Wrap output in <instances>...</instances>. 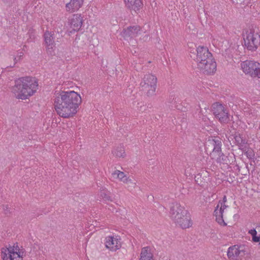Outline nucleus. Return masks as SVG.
<instances>
[{
    "label": "nucleus",
    "mask_w": 260,
    "mask_h": 260,
    "mask_svg": "<svg viewBox=\"0 0 260 260\" xmlns=\"http://www.w3.org/2000/svg\"><path fill=\"white\" fill-rule=\"evenodd\" d=\"M226 201H227L226 197L225 196H224V197H223V199L221 201V202H222L223 204H225V203L226 202Z\"/></svg>",
    "instance_id": "34"
},
{
    "label": "nucleus",
    "mask_w": 260,
    "mask_h": 260,
    "mask_svg": "<svg viewBox=\"0 0 260 260\" xmlns=\"http://www.w3.org/2000/svg\"><path fill=\"white\" fill-rule=\"evenodd\" d=\"M16 57H14V60H16Z\"/></svg>",
    "instance_id": "36"
},
{
    "label": "nucleus",
    "mask_w": 260,
    "mask_h": 260,
    "mask_svg": "<svg viewBox=\"0 0 260 260\" xmlns=\"http://www.w3.org/2000/svg\"><path fill=\"white\" fill-rule=\"evenodd\" d=\"M216 63L212 57L198 64L197 68L205 74L210 75L216 71Z\"/></svg>",
    "instance_id": "8"
},
{
    "label": "nucleus",
    "mask_w": 260,
    "mask_h": 260,
    "mask_svg": "<svg viewBox=\"0 0 260 260\" xmlns=\"http://www.w3.org/2000/svg\"><path fill=\"white\" fill-rule=\"evenodd\" d=\"M83 24V18L81 14H74L70 20L71 27L75 31L80 29Z\"/></svg>",
    "instance_id": "16"
},
{
    "label": "nucleus",
    "mask_w": 260,
    "mask_h": 260,
    "mask_svg": "<svg viewBox=\"0 0 260 260\" xmlns=\"http://www.w3.org/2000/svg\"><path fill=\"white\" fill-rule=\"evenodd\" d=\"M249 233L253 237L256 235L257 232L255 229H252L249 231Z\"/></svg>",
    "instance_id": "32"
},
{
    "label": "nucleus",
    "mask_w": 260,
    "mask_h": 260,
    "mask_svg": "<svg viewBox=\"0 0 260 260\" xmlns=\"http://www.w3.org/2000/svg\"><path fill=\"white\" fill-rule=\"evenodd\" d=\"M100 196L105 201H112V197L110 196V192L108 190L101 191Z\"/></svg>",
    "instance_id": "27"
},
{
    "label": "nucleus",
    "mask_w": 260,
    "mask_h": 260,
    "mask_svg": "<svg viewBox=\"0 0 260 260\" xmlns=\"http://www.w3.org/2000/svg\"><path fill=\"white\" fill-rule=\"evenodd\" d=\"M84 0H71L66 5V10L70 13L78 10L83 5Z\"/></svg>",
    "instance_id": "17"
},
{
    "label": "nucleus",
    "mask_w": 260,
    "mask_h": 260,
    "mask_svg": "<svg viewBox=\"0 0 260 260\" xmlns=\"http://www.w3.org/2000/svg\"><path fill=\"white\" fill-rule=\"evenodd\" d=\"M140 31L141 28L138 25L129 26L124 30L123 35L125 38H134L140 33Z\"/></svg>",
    "instance_id": "18"
},
{
    "label": "nucleus",
    "mask_w": 260,
    "mask_h": 260,
    "mask_svg": "<svg viewBox=\"0 0 260 260\" xmlns=\"http://www.w3.org/2000/svg\"><path fill=\"white\" fill-rule=\"evenodd\" d=\"M197 54L194 60L197 62V66L201 63H204L206 60L213 57L212 54L209 52L208 48L204 46H199L197 49Z\"/></svg>",
    "instance_id": "7"
},
{
    "label": "nucleus",
    "mask_w": 260,
    "mask_h": 260,
    "mask_svg": "<svg viewBox=\"0 0 260 260\" xmlns=\"http://www.w3.org/2000/svg\"><path fill=\"white\" fill-rule=\"evenodd\" d=\"M44 37L47 53L52 55L53 53V48L55 47L54 33L46 31L44 33Z\"/></svg>",
    "instance_id": "11"
},
{
    "label": "nucleus",
    "mask_w": 260,
    "mask_h": 260,
    "mask_svg": "<svg viewBox=\"0 0 260 260\" xmlns=\"http://www.w3.org/2000/svg\"><path fill=\"white\" fill-rule=\"evenodd\" d=\"M257 228V229H258L260 228V226H258V228Z\"/></svg>",
    "instance_id": "37"
},
{
    "label": "nucleus",
    "mask_w": 260,
    "mask_h": 260,
    "mask_svg": "<svg viewBox=\"0 0 260 260\" xmlns=\"http://www.w3.org/2000/svg\"><path fill=\"white\" fill-rule=\"evenodd\" d=\"M234 139L235 143L239 146V149L243 151H246L247 149V142L244 137L242 135L237 134L234 136Z\"/></svg>",
    "instance_id": "21"
},
{
    "label": "nucleus",
    "mask_w": 260,
    "mask_h": 260,
    "mask_svg": "<svg viewBox=\"0 0 260 260\" xmlns=\"http://www.w3.org/2000/svg\"><path fill=\"white\" fill-rule=\"evenodd\" d=\"M228 206L221 202V201H219L214 210V214L216 216V220L220 224H223V225H226V223L224 222L223 219V213L224 210Z\"/></svg>",
    "instance_id": "12"
},
{
    "label": "nucleus",
    "mask_w": 260,
    "mask_h": 260,
    "mask_svg": "<svg viewBox=\"0 0 260 260\" xmlns=\"http://www.w3.org/2000/svg\"><path fill=\"white\" fill-rule=\"evenodd\" d=\"M212 111L215 117L221 123H227L230 120V114L227 108L219 103H215L212 105Z\"/></svg>",
    "instance_id": "6"
},
{
    "label": "nucleus",
    "mask_w": 260,
    "mask_h": 260,
    "mask_svg": "<svg viewBox=\"0 0 260 260\" xmlns=\"http://www.w3.org/2000/svg\"><path fill=\"white\" fill-rule=\"evenodd\" d=\"M252 240L253 241L255 242H259L260 243V236L257 237L256 236V235L252 237Z\"/></svg>",
    "instance_id": "29"
},
{
    "label": "nucleus",
    "mask_w": 260,
    "mask_h": 260,
    "mask_svg": "<svg viewBox=\"0 0 260 260\" xmlns=\"http://www.w3.org/2000/svg\"><path fill=\"white\" fill-rule=\"evenodd\" d=\"M207 145L210 147H213V154H220L221 152L222 143L221 140L217 138L208 140Z\"/></svg>",
    "instance_id": "14"
},
{
    "label": "nucleus",
    "mask_w": 260,
    "mask_h": 260,
    "mask_svg": "<svg viewBox=\"0 0 260 260\" xmlns=\"http://www.w3.org/2000/svg\"><path fill=\"white\" fill-rule=\"evenodd\" d=\"M245 255V251L243 246L234 245L230 247L228 251V256L231 260L241 259Z\"/></svg>",
    "instance_id": "9"
},
{
    "label": "nucleus",
    "mask_w": 260,
    "mask_h": 260,
    "mask_svg": "<svg viewBox=\"0 0 260 260\" xmlns=\"http://www.w3.org/2000/svg\"><path fill=\"white\" fill-rule=\"evenodd\" d=\"M54 107L57 114L64 118L73 117L82 102L79 94L74 91L55 92Z\"/></svg>",
    "instance_id": "1"
},
{
    "label": "nucleus",
    "mask_w": 260,
    "mask_h": 260,
    "mask_svg": "<svg viewBox=\"0 0 260 260\" xmlns=\"http://www.w3.org/2000/svg\"><path fill=\"white\" fill-rule=\"evenodd\" d=\"M3 209L5 210V213L6 214H8V213H9V210H8L9 209V206L8 205H3Z\"/></svg>",
    "instance_id": "30"
},
{
    "label": "nucleus",
    "mask_w": 260,
    "mask_h": 260,
    "mask_svg": "<svg viewBox=\"0 0 260 260\" xmlns=\"http://www.w3.org/2000/svg\"><path fill=\"white\" fill-rule=\"evenodd\" d=\"M243 72L251 77L260 78V63L253 60H246L241 63Z\"/></svg>",
    "instance_id": "5"
},
{
    "label": "nucleus",
    "mask_w": 260,
    "mask_h": 260,
    "mask_svg": "<svg viewBox=\"0 0 260 260\" xmlns=\"http://www.w3.org/2000/svg\"><path fill=\"white\" fill-rule=\"evenodd\" d=\"M184 214V215H183L181 218H179V219L175 221L176 224L183 229L189 228L192 225L190 217L187 212L186 214Z\"/></svg>",
    "instance_id": "15"
},
{
    "label": "nucleus",
    "mask_w": 260,
    "mask_h": 260,
    "mask_svg": "<svg viewBox=\"0 0 260 260\" xmlns=\"http://www.w3.org/2000/svg\"><path fill=\"white\" fill-rule=\"evenodd\" d=\"M38 84L35 78L25 77L15 81L12 92L16 98L25 100L31 96L37 90Z\"/></svg>",
    "instance_id": "2"
},
{
    "label": "nucleus",
    "mask_w": 260,
    "mask_h": 260,
    "mask_svg": "<svg viewBox=\"0 0 260 260\" xmlns=\"http://www.w3.org/2000/svg\"><path fill=\"white\" fill-rule=\"evenodd\" d=\"M2 250H6V251H14L15 252L18 253L22 251L23 252V255H25V250L23 248L20 249L18 246L17 243H15L13 245V246H10L8 248H3Z\"/></svg>",
    "instance_id": "23"
},
{
    "label": "nucleus",
    "mask_w": 260,
    "mask_h": 260,
    "mask_svg": "<svg viewBox=\"0 0 260 260\" xmlns=\"http://www.w3.org/2000/svg\"><path fill=\"white\" fill-rule=\"evenodd\" d=\"M27 35H29L30 37V39L33 40L35 38V35L34 34L33 31L30 32V31L28 32Z\"/></svg>",
    "instance_id": "33"
},
{
    "label": "nucleus",
    "mask_w": 260,
    "mask_h": 260,
    "mask_svg": "<svg viewBox=\"0 0 260 260\" xmlns=\"http://www.w3.org/2000/svg\"><path fill=\"white\" fill-rule=\"evenodd\" d=\"M5 3L8 4L9 5H12L15 2V0H3Z\"/></svg>",
    "instance_id": "31"
},
{
    "label": "nucleus",
    "mask_w": 260,
    "mask_h": 260,
    "mask_svg": "<svg viewBox=\"0 0 260 260\" xmlns=\"http://www.w3.org/2000/svg\"><path fill=\"white\" fill-rule=\"evenodd\" d=\"M118 242V239L113 237H108L106 238L105 246L110 250L115 251L120 247V244Z\"/></svg>",
    "instance_id": "19"
},
{
    "label": "nucleus",
    "mask_w": 260,
    "mask_h": 260,
    "mask_svg": "<svg viewBox=\"0 0 260 260\" xmlns=\"http://www.w3.org/2000/svg\"><path fill=\"white\" fill-rule=\"evenodd\" d=\"M157 83V78L152 74H146L140 83L141 90L147 96H152L155 94Z\"/></svg>",
    "instance_id": "4"
},
{
    "label": "nucleus",
    "mask_w": 260,
    "mask_h": 260,
    "mask_svg": "<svg viewBox=\"0 0 260 260\" xmlns=\"http://www.w3.org/2000/svg\"><path fill=\"white\" fill-rule=\"evenodd\" d=\"M218 156L217 161L220 163L228 164V157L222 152L220 154H217Z\"/></svg>",
    "instance_id": "28"
},
{
    "label": "nucleus",
    "mask_w": 260,
    "mask_h": 260,
    "mask_svg": "<svg viewBox=\"0 0 260 260\" xmlns=\"http://www.w3.org/2000/svg\"><path fill=\"white\" fill-rule=\"evenodd\" d=\"M244 45L251 51H255L260 45V35L257 29L250 28L243 35Z\"/></svg>",
    "instance_id": "3"
},
{
    "label": "nucleus",
    "mask_w": 260,
    "mask_h": 260,
    "mask_svg": "<svg viewBox=\"0 0 260 260\" xmlns=\"http://www.w3.org/2000/svg\"><path fill=\"white\" fill-rule=\"evenodd\" d=\"M124 180L122 181L124 183L127 185L128 187H135L136 186V182L132 177L127 176Z\"/></svg>",
    "instance_id": "26"
},
{
    "label": "nucleus",
    "mask_w": 260,
    "mask_h": 260,
    "mask_svg": "<svg viewBox=\"0 0 260 260\" xmlns=\"http://www.w3.org/2000/svg\"><path fill=\"white\" fill-rule=\"evenodd\" d=\"M112 176L113 178H118L122 182L124 180L123 179H125L127 177L123 172H121L119 170L115 171L112 173Z\"/></svg>",
    "instance_id": "25"
},
{
    "label": "nucleus",
    "mask_w": 260,
    "mask_h": 260,
    "mask_svg": "<svg viewBox=\"0 0 260 260\" xmlns=\"http://www.w3.org/2000/svg\"><path fill=\"white\" fill-rule=\"evenodd\" d=\"M153 254L150 251L148 247L142 249L140 260H152Z\"/></svg>",
    "instance_id": "22"
},
{
    "label": "nucleus",
    "mask_w": 260,
    "mask_h": 260,
    "mask_svg": "<svg viewBox=\"0 0 260 260\" xmlns=\"http://www.w3.org/2000/svg\"><path fill=\"white\" fill-rule=\"evenodd\" d=\"M23 252H19V254L14 251H6L2 250V257L4 260H22Z\"/></svg>",
    "instance_id": "13"
},
{
    "label": "nucleus",
    "mask_w": 260,
    "mask_h": 260,
    "mask_svg": "<svg viewBox=\"0 0 260 260\" xmlns=\"http://www.w3.org/2000/svg\"><path fill=\"white\" fill-rule=\"evenodd\" d=\"M124 2L128 9L134 10L135 12L139 10L143 5L141 0H124Z\"/></svg>",
    "instance_id": "20"
},
{
    "label": "nucleus",
    "mask_w": 260,
    "mask_h": 260,
    "mask_svg": "<svg viewBox=\"0 0 260 260\" xmlns=\"http://www.w3.org/2000/svg\"><path fill=\"white\" fill-rule=\"evenodd\" d=\"M187 211L179 203H173L170 209V215L174 222L181 218L184 214H186Z\"/></svg>",
    "instance_id": "10"
},
{
    "label": "nucleus",
    "mask_w": 260,
    "mask_h": 260,
    "mask_svg": "<svg viewBox=\"0 0 260 260\" xmlns=\"http://www.w3.org/2000/svg\"><path fill=\"white\" fill-rule=\"evenodd\" d=\"M113 154L117 157H124L125 156V151L122 146H117L116 149L113 152Z\"/></svg>",
    "instance_id": "24"
},
{
    "label": "nucleus",
    "mask_w": 260,
    "mask_h": 260,
    "mask_svg": "<svg viewBox=\"0 0 260 260\" xmlns=\"http://www.w3.org/2000/svg\"><path fill=\"white\" fill-rule=\"evenodd\" d=\"M199 176H200V175H198L197 176H196V178H197L198 179V178H199V177H199Z\"/></svg>",
    "instance_id": "35"
}]
</instances>
